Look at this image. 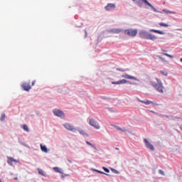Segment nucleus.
<instances>
[{"label":"nucleus","instance_id":"obj_27","mask_svg":"<svg viewBox=\"0 0 182 182\" xmlns=\"http://www.w3.org/2000/svg\"><path fill=\"white\" fill-rule=\"evenodd\" d=\"M163 55H164V56H168V58H174V56L168 53H163Z\"/></svg>","mask_w":182,"mask_h":182},{"label":"nucleus","instance_id":"obj_44","mask_svg":"<svg viewBox=\"0 0 182 182\" xmlns=\"http://www.w3.org/2000/svg\"><path fill=\"white\" fill-rule=\"evenodd\" d=\"M151 113H154V112H153V111H151Z\"/></svg>","mask_w":182,"mask_h":182},{"label":"nucleus","instance_id":"obj_5","mask_svg":"<svg viewBox=\"0 0 182 182\" xmlns=\"http://www.w3.org/2000/svg\"><path fill=\"white\" fill-rule=\"evenodd\" d=\"M105 11H112V9H116V4L109 3L105 7Z\"/></svg>","mask_w":182,"mask_h":182},{"label":"nucleus","instance_id":"obj_25","mask_svg":"<svg viewBox=\"0 0 182 182\" xmlns=\"http://www.w3.org/2000/svg\"><path fill=\"white\" fill-rule=\"evenodd\" d=\"M160 73H161V75H164V76H167V75H168V73L166 71H160Z\"/></svg>","mask_w":182,"mask_h":182},{"label":"nucleus","instance_id":"obj_17","mask_svg":"<svg viewBox=\"0 0 182 182\" xmlns=\"http://www.w3.org/2000/svg\"><path fill=\"white\" fill-rule=\"evenodd\" d=\"M150 32H154V33H159V35H164V32L159 30L151 29Z\"/></svg>","mask_w":182,"mask_h":182},{"label":"nucleus","instance_id":"obj_34","mask_svg":"<svg viewBox=\"0 0 182 182\" xmlns=\"http://www.w3.org/2000/svg\"><path fill=\"white\" fill-rule=\"evenodd\" d=\"M121 132H124V133H126V132H127V129H126L125 128L122 129Z\"/></svg>","mask_w":182,"mask_h":182},{"label":"nucleus","instance_id":"obj_7","mask_svg":"<svg viewBox=\"0 0 182 182\" xmlns=\"http://www.w3.org/2000/svg\"><path fill=\"white\" fill-rule=\"evenodd\" d=\"M112 85H126V83H129V81L125 79H123L116 82H112Z\"/></svg>","mask_w":182,"mask_h":182},{"label":"nucleus","instance_id":"obj_29","mask_svg":"<svg viewBox=\"0 0 182 182\" xmlns=\"http://www.w3.org/2000/svg\"><path fill=\"white\" fill-rule=\"evenodd\" d=\"M159 174H161V176H164V171H163V170L159 169Z\"/></svg>","mask_w":182,"mask_h":182},{"label":"nucleus","instance_id":"obj_15","mask_svg":"<svg viewBox=\"0 0 182 182\" xmlns=\"http://www.w3.org/2000/svg\"><path fill=\"white\" fill-rule=\"evenodd\" d=\"M92 126L96 129V130H99V129H100V125H99V123L96 121H92Z\"/></svg>","mask_w":182,"mask_h":182},{"label":"nucleus","instance_id":"obj_42","mask_svg":"<svg viewBox=\"0 0 182 182\" xmlns=\"http://www.w3.org/2000/svg\"><path fill=\"white\" fill-rule=\"evenodd\" d=\"M68 161H69L70 163H72V161H70V160H68Z\"/></svg>","mask_w":182,"mask_h":182},{"label":"nucleus","instance_id":"obj_18","mask_svg":"<svg viewBox=\"0 0 182 182\" xmlns=\"http://www.w3.org/2000/svg\"><path fill=\"white\" fill-rule=\"evenodd\" d=\"M132 1L136 3L138 6H143V0H132Z\"/></svg>","mask_w":182,"mask_h":182},{"label":"nucleus","instance_id":"obj_1","mask_svg":"<svg viewBox=\"0 0 182 182\" xmlns=\"http://www.w3.org/2000/svg\"><path fill=\"white\" fill-rule=\"evenodd\" d=\"M155 80L156 81H151V85L156 89V90H157V92H159V93H164L166 88L163 85L161 80L156 78Z\"/></svg>","mask_w":182,"mask_h":182},{"label":"nucleus","instance_id":"obj_14","mask_svg":"<svg viewBox=\"0 0 182 182\" xmlns=\"http://www.w3.org/2000/svg\"><path fill=\"white\" fill-rule=\"evenodd\" d=\"M143 2L144 4H145V5H147L148 6L151 8V9L154 11V12H157V9H156V8H154V6H153V5H151V4H150V2H149L147 0H143Z\"/></svg>","mask_w":182,"mask_h":182},{"label":"nucleus","instance_id":"obj_13","mask_svg":"<svg viewBox=\"0 0 182 182\" xmlns=\"http://www.w3.org/2000/svg\"><path fill=\"white\" fill-rule=\"evenodd\" d=\"M157 39V36H156L154 34H151L150 33H148V37L146 38V40L148 41H156Z\"/></svg>","mask_w":182,"mask_h":182},{"label":"nucleus","instance_id":"obj_40","mask_svg":"<svg viewBox=\"0 0 182 182\" xmlns=\"http://www.w3.org/2000/svg\"><path fill=\"white\" fill-rule=\"evenodd\" d=\"M116 150H119V148H115Z\"/></svg>","mask_w":182,"mask_h":182},{"label":"nucleus","instance_id":"obj_10","mask_svg":"<svg viewBox=\"0 0 182 182\" xmlns=\"http://www.w3.org/2000/svg\"><path fill=\"white\" fill-rule=\"evenodd\" d=\"M124 30L120 29V28H112L109 31L110 33H117V34L122 33V32H124Z\"/></svg>","mask_w":182,"mask_h":182},{"label":"nucleus","instance_id":"obj_8","mask_svg":"<svg viewBox=\"0 0 182 182\" xmlns=\"http://www.w3.org/2000/svg\"><path fill=\"white\" fill-rule=\"evenodd\" d=\"M21 87H23V90H26V92H29L31 84L29 82H24L22 84Z\"/></svg>","mask_w":182,"mask_h":182},{"label":"nucleus","instance_id":"obj_43","mask_svg":"<svg viewBox=\"0 0 182 182\" xmlns=\"http://www.w3.org/2000/svg\"><path fill=\"white\" fill-rule=\"evenodd\" d=\"M181 62H182V58L180 59Z\"/></svg>","mask_w":182,"mask_h":182},{"label":"nucleus","instance_id":"obj_35","mask_svg":"<svg viewBox=\"0 0 182 182\" xmlns=\"http://www.w3.org/2000/svg\"><path fill=\"white\" fill-rule=\"evenodd\" d=\"M36 83V80H33L31 83L32 86H35V84Z\"/></svg>","mask_w":182,"mask_h":182},{"label":"nucleus","instance_id":"obj_9","mask_svg":"<svg viewBox=\"0 0 182 182\" xmlns=\"http://www.w3.org/2000/svg\"><path fill=\"white\" fill-rule=\"evenodd\" d=\"M144 141L147 149H151L152 151H154V146H153V144H150V142H149V141L147 139H144Z\"/></svg>","mask_w":182,"mask_h":182},{"label":"nucleus","instance_id":"obj_28","mask_svg":"<svg viewBox=\"0 0 182 182\" xmlns=\"http://www.w3.org/2000/svg\"><path fill=\"white\" fill-rule=\"evenodd\" d=\"M102 168L106 173H110V170H109V168L106 167H103Z\"/></svg>","mask_w":182,"mask_h":182},{"label":"nucleus","instance_id":"obj_31","mask_svg":"<svg viewBox=\"0 0 182 182\" xmlns=\"http://www.w3.org/2000/svg\"><path fill=\"white\" fill-rule=\"evenodd\" d=\"M97 171V173H100V174H106L107 176H109V174H107L106 173L103 172V171Z\"/></svg>","mask_w":182,"mask_h":182},{"label":"nucleus","instance_id":"obj_12","mask_svg":"<svg viewBox=\"0 0 182 182\" xmlns=\"http://www.w3.org/2000/svg\"><path fill=\"white\" fill-rule=\"evenodd\" d=\"M139 102H140L141 103H144V105H156V106L158 105L156 102H153L149 100H146L145 101L144 100H138Z\"/></svg>","mask_w":182,"mask_h":182},{"label":"nucleus","instance_id":"obj_21","mask_svg":"<svg viewBox=\"0 0 182 182\" xmlns=\"http://www.w3.org/2000/svg\"><path fill=\"white\" fill-rule=\"evenodd\" d=\"M22 129H23L25 130V132H29V128L28 127V125H26V124H23L22 126Z\"/></svg>","mask_w":182,"mask_h":182},{"label":"nucleus","instance_id":"obj_2","mask_svg":"<svg viewBox=\"0 0 182 182\" xmlns=\"http://www.w3.org/2000/svg\"><path fill=\"white\" fill-rule=\"evenodd\" d=\"M125 35H128V36H132L134 38L137 35V29L129 28L125 30Z\"/></svg>","mask_w":182,"mask_h":182},{"label":"nucleus","instance_id":"obj_16","mask_svg":"<svg viewBox=\"0 0 182 182\" xmlns=\"http://www.w3.org/2000/svg\"><path fill=\"white\" fill-rule=\"evenodd\" d=\"M14 163L18 162V161H16V159H14V158H12V157L8 158L7 163H8V164H9V166H12V163H14Z\"/></svg>","mask_w":182,"mask_h":182},{"label":"nucleus","instance_id":"obj_11","mask_svg":"<svg viewBox=\"0 0 182 182\" xmlns=\"http://www.w3.org/2000/svg\"><path fill=\"white\" fill-rule=\"evenodd\" d=\"M149 36V33L144 31H141L139 32V36L141 38V39H147V37Z\"/></svg>","mask_w":182,"mask_h":182},{"label":"nucleus","instance_id":"obj_3","mask_svg":"<svg viewBox=\"0 0 182 182\" xmlns=\"http://www.w3.org/2000/svg\"><path fill=\"white\" fill-rule=\"evenodd\" d=\"M64 127H65V129L70 132H76V128L69 123L65 124Z\"/></svg>","mask_w":182,"mask_h":182},{"label":"nucleus","instance_id":"obj_24","mask_svg":"<svg viewBox=\"0 0 182 182\" xmlns=\"http://www.w3.org/2000/svg\"><path fill=\"white\" fill-rule=\"evenodd\" d=\"M5 117H6L5 114H2L1 116V118H0V120L1 122H4V120H5Z\"/></svg>","mask_w":182,"mask_h":182},{"label":"nucleus","instance_id":"obj_20","mask_svg":"<svg viewBox=\"0 0 182 182\" xmlns=\"http://www.w3.org/2000/svg\"><path fill=\"white\" fill-rule=\"evenodd\" d=\"M159 25L164 28H168V24H167L166 23H163V22L159 23Z\"/></svg>","mask_w":182,"mask_h":182},{"label":"nucleus","instance_id":"obj_36","mask_svg":"<svg viewBox=\"0 0 182 182\" xmlns=\"http://www.w3.org/2000/svg\"><path fill=\"white\" fill-rule=\"evenodd\" d=\"M87 144H89L90 146L92 145V144H90V142H89V141H87Z\"/></svg>","mask_w":182,"mask_h":182},{"label":"nucleus","instance_id":"obj_37","mask_svg":"<svg viewBox=\"0 0 182 182\" xmlns=\"http://www.w3.org/2000/svg\"><path fill=\"white\" fill-rule=\"evenodd\" d=\"M90 124L92 126V119H90Z\"/></svg>","mask_w":182,"mask_h":182},{"label":"nucleus","instance_id":"obj_38","mask_svg":"<svg viewBox=\"0 0 182 182\" xmlns=\"http://www.w3.org/2000/svg\"><path fill=\"white\" fill-rule=\"evenodd\" d=\"M92 149H95V150H97L96 149V147H95V146H92Z\"/></svg>","mask_w":182,"mask_h":182},{"label":"nucleus","instance_id":"obj_33","mask_svg":"<svg viewBox=\"0 0 182 182\" xmlns=\"http://www.w3.org/2000/svg\"><path fill=\"white\" fill-rule=\"evenodd\" d=\"M114 128L117 129V130H122V128H120V127H117V126H114Z\"/></svg>","mask_w":182,"mask_h":182},{"label":"nucleus","instance_id":"obj_45","mask_svg":"<svg viewBox=\"0 0 182 182\" xmlns=\"http://www.w3.org/2000/svg\"><path fill=\"white\" fill-rule=\"evenodd\" d=\"M0 182H2V180L0 179Z\"/></svg>","mask_w":182,"mask_h":182},{"label":"nucleus","instance_id":"obj_23","mask_svg":"<svg viewBox=\"0 0 182 182\" xmlns=\"http://www.w3.org/2000/svg\"><path fill=\"white\" fill-rule=\"evenodd\" d=\"M38 174H40L41 176H45V173H43V170L38 168Z\"/></svg>","mask_w":182,"mask_h":182},{"label":"nucleus","instance_id":"obj_32","mask_svg":"<svg viewBox=\"0 0 182 182\" xmlns=\"http://www.w3.org/2000/svg\"><path fill=\"white\" fill-rule=\"evenodd\" d=\"M117 70H119V72H126V70L120 68H117Z\"/></svg>","mask_w":182,"mask_h":182},{"label":"nucleus","instance_id":"obj_46","mask_svg":"<svg viewBox=\"0 0 182 182\" xmlns=\"http://www.w3.org/2000/svg\"><path fill=\"white\" fill-rule=\"evenodd\" d=\"M181 169H182V167H181Z\"/></svg>","mask_w":182,"mask_h":182},{"label":"nucleus","instance_id":"obj_22","mask_svg":"<svg viewBox=\"0 0 182 182\" xmlns=\"http://www.w3.org/2000/svg\"><path fill=\"white\" fill-rule=\"evenodd\" d=\"M53 170L56 172V173H63L62 171L60 170V168H58V167H55L53 168Z\"/></svg>","mask_w":182,"mask_h":182},{"label":"nucleus","instance_id":"obj_41","mask_svg":"<svg viewBox=\"0 0 182 182\" xmlns=\"http://www.w3.org/2000/svg\"><path fill=\"white\" fill-rule=\"evenodd\" d=\"M162 52H166V50H162Z\"/></svg>","mask_w":182,"mask_h":182},{"label":"nucleus","instance_id":"obj_26","mask_svg":"<svg viewBox=\"0 0 182 182\" xmlns=\"http://www.w3.org/2000/svg\"><path fill=\"white\" fill-rule=\"evenodd\" d=\"M79 132H80V134H81L82 136H86V132L85 131L81 129Z\"/></svg>","mask_w":182,"mask_h":182},{"label":"nucleus","instance_id":"obj_4","mask_svg":"<svg viewBox=\"0 0 182 182\" xmlns=\"http://www.w3.org/2000/svg\"><path fill=\"white\" fill-rule=\"evenodd\" d=\"M53 112L55 116H58V117H65V113L60 109H54Z\"/></svg>","mask_w":182,"mask_h":182},{"label":"nucleus","instance_id":"obj_39","mask_svg":"<svg viewBox=\"0 0 182 182\" xmlns=\"http://www.w3.org/2000/svg\"><path fill=\"white\" fill-rule=\"evenodd\" d=\"M114 173H119V171L114 170Z\"/></svg>","mask_w":182,"mask_h":182},{"label":"nucleus","instance_id":"obj_19","mask_svg":"<svg viewBox=\"0 0 182 182\" xmlns=\"http://www.w3.org/2000/svg\"><path fill=\"white\" fill-rule=\"evenodd\" d=\"M41 151H43L44 153H48V148L46 147V146L41 144Z\"/></svg>","mask_w":182,"mask_h":182},{"label":"nucleus","instance_id":"obj_30","mask_svg":"<svg viewBox=\"0 0 182 182\" xmlns=\"http://www.w3.org/2000/svg\"><path fill=\"white\" fill-rule=\"evenodd\" d=\"M163 11L166 12V14H173V12H171L170 11H167L166 9H164Z\"/></svg>","mask_w":182,"mask_h":182},{"label":"nucleus","instance_id":"obj_6","mask_svg":"<svg viewBox=\"0 0 182 182\" xmlns=\"http://www.w3.org/2000/svg\"><path fill=\"white\" fill-rule=\"evenodd\" d=\"M122 77H124V79H129L131 80H136L137 82H139V79H137L136 77L133 75L126 74V75H122Z\"/></svg>","mask_w":182,"mask_h":182}]
</instances>
